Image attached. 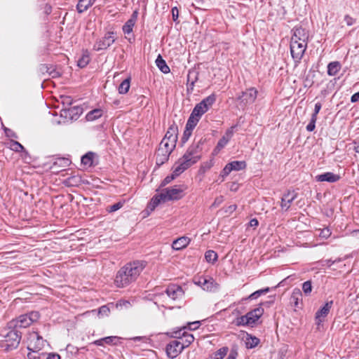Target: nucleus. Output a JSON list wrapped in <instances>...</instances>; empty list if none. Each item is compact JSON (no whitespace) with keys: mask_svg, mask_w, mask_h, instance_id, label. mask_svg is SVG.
Returning <instances> with one entry per match:
<instances>
[{"mask_svg":"<svg viewBox=\"0 0 359 359\" xmlns=\"http://www.w3.org/2000/svg\"><path fill=\"white\" fill-rule=\"evenodd\" d=\"M90 62V56L87 53L83 54V55L78 60V66L81 68L86 67Z\"/></svg>","mask_w":359,"mask_h":359,"instance_id":"nucleus-44","label":"nucleus"},{"mask_svg":"<svg viewBox=\"0 0 359 359\" xmlns=\"http://www.w3.org/2000/svg\"><path fill=\"white\" fill-rule=\"evenodd\" d=\"M120 339V337H116V336H110V337H106L102 339H100L97 340H95L93 344L97 346H103L104 344H116L117 341Z\"/></svg>","mask_w":359,"mask_h":359,"instance_id":"nucleus-26","label":"nucleus"},{"mask_svg":"<svg viewBox=\"0 0 359 359\" xmlns=\"http://www.w3.org/2000/svg\"><path fill=\"white\" fill-rule=\"evenodd\" d=\"M205 278H206L205 276H200L198 278H195L194 281L196 285L201 287L202 289L203 290V287H204V285L205 283Z\"/></svg>","mask_w":359,"mask_h":359,"instance_id":"nucleus-52","label":"nucleus"},{"mask_svg":"<svg viewBox=\"0 0 359 359\" xmlns=\"http://www.w3.org/2000/svg\"><path fill=\"white\" fill-rule=\"evenodd\" d=\"M184 196L183 189L178 188L177 186L165 188L162 189L159 194L154 196L149 204V208L152 211L161 203H165L169 201H177L181 199Z\"/></svg>","mask_w":359,"mask_h":359,"instance_id":"nucleus-2","label":"nucleus"},{"mask_svg":"<svg viewBox=\"0 0 359 359\" xmlns=\"http://www.w3.org/2000/svg\"><path fill=\"white\" fill-rule=\"evenodd\" d=\"M40 71L43 74L45 72L48 73L52 77H56L59 75L57 72H56L55 69H53L52 67H49L46 65H41L40 66Z\"/></svg>","mask_w":359,"mask_h":359,"instance_id":"nucleus-40","label":"nucleus"},{"mask_svg":"<svg viewBox=\"0 0 359 359\" xmlns=\"http://www.w3.org/2000/svg\"><path fill=\"white\" fill-rule=\"evenodd\" d=\"M260 342L259 338L252 336L250 334H248L245 341V345L248 348H253L256 347Z\"/></svg>","mask_w":359,"mask_h":359,"instance_id":"nucleus-34","label":"nucleus"},{"mask_svg":"<svg viewBox=\"0 0 359 359\" xmlns=\"http://www.w3.org/2000/svg\"><path fill=\"white\" fill-rule=\"evenodd\" d=\"M184 340L183 342H181L182 346H184V349L188 346H189L194 341V337L191 334H189L187 332L183 336Z\"/></svg>","mask_w":359,"mask_h":359,"instance_id":"nucleus-38","label":"nucleus"},{"mask_svg":"<svg viewBox=\"0 0 359 359\" xmlns=\"http://www.w3.org/2000/svg\"><path fill=\"white\" fill-rule=\"evenodd\" d=\"M187 329V327L186 326L177 329H173L172 331L167 332L166 334L170 338L182 339Z\"/></svg>","mask_w":359,"mask_h":359,"instance_id":"nucleus-29","label":"nucleus"},{"mask_svg":"<svg viewBox=\"0 0 359 359\" xmlns=\"http://www.w3.org/2000/svg\"><path fill=\"white\" fill-rule=\"evenodd\" d=\"M21 333L15 329L10 330L5 336L4 347L6 350L16 348L21 340Z\"/></svg>","mask_w":359,"mask_h":359,"instance_id":"nucleus-7","label":"nucleus"},{"mask_svg":"<svg viewBox=\"0 0 359 359\" xmlns=\"http://www.w3.org/2000/svg\"><path fill=\"white\" fill-rule=\"evenodd\" d=\"M233 323L236 326L252 325L248 319L247 314L245 316H242L236 318L233 320Z\"/></svg>","mask_w":359,"mask_h":359,"instance_id":"nucleus-35","label":"nucleus"},{"mask_svg":"<svg viewBox=\"0 0 359 359\" xmlns=\"http://www.w3.org/2000/svg\"><path fill=\"white\" fill-rule=\"evenodd\" d=\"M333 304V301L331 300L330 302H327L325 304V305L320 309L316 313V320L317 324H320L322 322L324 321L325 318L328 315L332 306Z\"/></svg>","mask_w":359,"mask_h":359,"instance_id":"nucleus-14","label":"nucleus"},{"mask_svg":"<svg viewBox=\"0 0 359 359\" xmlns=\"http://www.w3.org/2000/svg\"><path fill=\"white\" fill-rule=\"evenodd\" d=\"M344 21L348 26H351L355 22V20L349 15H346L344 16Z\"/></svg>","mask_w":359,"mask_h":359,"instance_id":"nucleus-57","label":"nucleus"},{"mask_svg":"<svg viewBox=\"0 0 359 359\" xmlns=\"http://www.w3.org/2000/svg\"><path fill=\"white\" fill-rule=\"evenodd\" d=\"M146 265V262L139 260L126 264L117 271L114 285L118 288L130 285L137 280Z\"/></svg>","mask_w":359,"mask_h":359,"instance_id":"nucleus-1","label":"nucleus"},{"mask_svg":"<svg viewBox=\"0 0 359 359\" xmlns=\"http://www.w3.org/2000/svg\"><path fill=\"white\" fill-rule=\"evenodd\" d=\"M302 290L305 295H310L312 291V284L311 280H307L303 283Z\"/></svg>","mask_w":359,"mask_h":359,"instance_id":"nucleus-45","label":"nucleus"},{"mask_svg":"<svg viewBox=\"0 0 359 359\" xmlns=\"http://www.w3.org/2000/svg\"><path fill=\"white\" fill-rule=\"evenodd\" d=\"M339 179V175L334 174L331 172H325L323 174L316 176V180L318 182H336Z\"/></svg>","mask_w":359,"mask_h":359,"instance_id":"nucleus-21","label":"nucleus"},{"mask_svg":"<svg viewBox=\"0 0 359 359\" xmlns=\"http://www.w3.org/2000/svg\"><path fill=\"white\" fill-rule=\"evenodd\" d=\"M302 292L300 289L294 288L290 298V304L295 309L302 308Z\"/></svg>","mask_w":359,"mask_h":359,"instance_id":"nucleus-17","label":"nucleus"},{"mask_svg":"<svg viewBox=\"0 0 359 359\" xmlns=\"http://www.w3.org/2000/svg\"><path fill=\"white\" fill-rule=\"evenodd\" d=\"M183 172L182 170L177 166L175 163L172 167V172L171 175H168L161 183V187H163L168 184L170 183L177 177L180 175Z\"/></svg>","mask_w":359,"mask_h":359,"instance_id":"nucleus-20","label":"nucleus"},{"mask_svg":"<svg viewBox=\"0 0 359 359\" xmlns=\"http://www.w3.org/2000/svg\"><path fill=\"white\" fill-rule=\"evenodd\" d=\"M6 146L8 148L15 152H20L25 151V147L18 142L10 140L7 143Z\"/></svg>","mask_w":359,"mask_h":359,"instance_id":"nucleus-31","label":"nucleus"},{"mask_svg":"<svg viewBox=\"0 0 359 359\" xmlns=\"http://www.w3.org/2000/svg\"><path fill=\"white\" fill-rule=\"evenodd\" d=\"M307 47V43L290 40V53L295 63H299Z\"/></svg>","mask_w":359,"mask_h":359,"instance_id":"nucleus-8","label":"nucleus"},{"mask_svg":"<svg viewBox=\"0 0 359 359\" xmlns=\"http://www.w3.org/2000/svg\"><path fill=\"white\" fill-rule=\"evenodd\" d=\"M258 224H259V222L256 218H253V219H250V221L249 222V226L251 227L255 228L258 226Z\"/></svg>","mask_w":359,"mask_h":359,"instance_id":"nucleus-63","label":"nucleus"},{"mask_svg":"<svg viewBox=\"0 0 359 359\" xmlns=\"http://www.w3.org/2000/svg\"><path fill=\"white\" fill-rule=\"evenodd\" d=\"M257 90L255 88H250L242 94L237 99V107L239 110H245L248 105L252 104L257 98Z\"/></svg>","mask_w":359,"mask_h":359,"instance_id":"nucleus-6","label":"nucleus"},{"mask_svg":"<svg viewBox=\"0 0 359 359\" xmlns=\"http://www.w3.org/2000/svg\"><path fill=\"white\" fill-rule=\"evenodd\" d=\"M200 325H201L200 321H195V322H192V323H189L187 327V329H189L190 330H196V329H198Z\"/></svg>","mask_w":359,"mask_h":359,"instance_id":"nucleus-55","label":"nucleus"},{"mask_svg":"<svg viewBox=\"0 0 359 359\" xmlns=\"http://www.w3.org/2000/svg\"><path fill=\"white\" fill-rule=\"evenodd\" d=\"M92 5H88V0H79L76 6L77 11L79 13H81L86 11Z\"/></svg>","mask_w":359,"mask_h":359,"instance_id":"nucleus-43","label":"nucleus"},{"mask_svg":"<svg viewBox=\"0 0 359 359\" xmlns=\"http://www.w3.org/2000/svg\"><path fill=\"white\" fill-rule=\"evenodd\" d=\"M61 99L63 105L66 104L67 106H69L72 104V100L70 97H61ZM72 109L76 110V112H83L84 110L82 107L79 106H74L72 108H67L66 106H64V107L60 109V112H69Z\"/></svg>","mask_w":359,"mask_h":359,"instance_id":"nucleus-24","label":"nucleus"},{"mask_svg":"<svg viewBox=\"0 0 359 359\" xmlns=\"http://www.w3.org/2000/svg\"><path fill=\"white\" fill-rule=\"evenodd\" d=\"M216 98L214 95L207 97L195 106L192 112H206L211 108Z\"/></svg>","mask_w":359,"mask_h":359,"instance_id":"nucleus-13","label":"nucleus"},{"mask_svg":"<svg viewBox=\"0 0 359 359\" xmlns=\"http://www.w3.org/2000/svg\"><path fill=\"white\" fill-rule=\"evenodd\" d=\"M229 348L226 346L222 347L216 352L214 353L212 359H223L224 357L227 354Z\"/></svg>","mask_w":359,"mask_h":359,"instance_id":"nucleus-41","label":"nucleus"},{"mask_svg":"<svg viewBox=\"0 0 359 359\" xmlns=\"http://www.w3.org/2000/svg\"><path fill=\"white\" fill-rule=\"evenodd\" d=\"M171 154L168 150L165 149L164 148L158 147L156 152V162L158 165H163L165 162H167L169 159V156Z\"/></svg>","mask_w":359,"mask_h":359,"instance_id":"nucleus-19","label":"nucleus"},{"mask_svg":"<svg viewBox=\"0 0 359 359\" xmlns=\"http://www.w3.org/2000/svg\"><path fill=\"white\" fill-rule=\"evenodd\" d=\"M93 158L94 154L93 152H88L81 157V163L90 167L93 165Z\"/></svg>","mask_w":359,"mask_h":359,"instance_id":"nucleus-36","label":"nucleus"},{"mask_svg":"<svg viewBox=\"0 0 359 359\" xmlns=\"http://www.w3.org/2000/svg\"><path fill=\"white\" fill-rule=\"evenodd\" d=\"M137 18V11H135L131 18L127 20L125 25L123 26V31L125 34H130L133 32V27L135 25Z\"/></svg>","mask_w":359,"mask_h":359,"instance_id":"nucleus-25","label":"nucleus"},{"mask_svg":"<svg viewBox=\"0 0 359 359\" xmlns=\"http://www.w3.org/2000/svg\"><path fill=\"white\" fill-rule=\"evenodd\" d=\"M353 144H354V151L359 154V137L353 140Z\"/></svg>","mask_w":359,"mask_h":359,"instance_id":"nucleus-62","label":"nucleus"},{"mask_svg":"<svg viewBox=\"0 0 359 359\" xmlns=\"http://www.w3.org/2000/svg\"><path fill=\"white\" fill-rule=\"evenodd\" d=\"M39 318V312L33 311L19 316L16 319L13 320L11 323L13 325L15 328H26L36 322Z\"/></svg>","mask_w":359,"mask_h":359,"instance_id":"nucleus-4","label":"nucleus"},{"mask_svg":"<svg viewBox=\"0 0 359 359\" xmlns=\"http://www.w3.org/2000/svg\"><path fill=\"white\" fill-rule=\"evenodd\" d=\"M178 135V126L172 121V123L170 125L165 136L163 138H166V140L169 137L177 138Z\"/></svg>","mask_w":359,"mask_h":359,"instance_id":"nucleus-30","label":"nucleus"},{"mask_svg":"<svg viewBox=\"0 0 359 359\" xmlns=\"http://www.w3.org/2000/svg\"><path fill=\"white\" fill-rule=\"evenodd\" d=\"M269 291V288L266 287L265 289L259 290L255 291V292L252 293L249 296V299H257L258 297H259L261 294H266Z\"/></svg>","mask_w":359,"mask_h":359,"instance_id":"nucleus-47","label":"nucleus"},{"mask_svg":"<svg viewBox=\"0 0 359 359\" xmlns=\"http://www.w3.org/2000/svg\"><path fill=\"white\" fill-rule=\"evenodd\" d=\"M115 41L114 33L113 32H107L104 37L96 41L93 49L100 51L106 50Z\"/></svg>","mask_w":359,"mask_h":359,"instance_id":"nucleus-11","label":"nucleus"},{"mask_svg":"<svg viewBox=\"0 0 359 359\" xmlns=\"http://www.w3.org/2000/svg\"><path fill=\"white\" fill-rule=\"evenodd\" d=\"M191 239L187 236H182L175 239L172 244V248L175 250L185 248L190 243Z\"/></svg>","mask_w":359,"mask_h":359,"instance_id":"nucleus-23","label":"nucleus"},{"mask_svg":"<svg viewBox=\"0 0 359 359\" xmlns=\"http://www.w3.org/2000/svg\"><path fill=\"white\" fill-rule=\"evenodd\" d=\"M130 88V79H126L123 80L118 86V92L121 94L126 93Z\"/></svg>","mask_w":359,"mask_h":359,"instance_id":"nucleus-42","label":"nucleus"},{"mask_svg":"<svg viewBox=\"0 0 359 359\" xmlns=\"http://www.w3.org/2000/svg\"><path fill=\"white\" fill-rule=\"evenodd\" d=\"M192 131H193L192 130L185 128V130L184 131V133H183V135L182 137V143L186 142L189 140V137L191 136V135L192 133Z\"/></svg>","mask_w":359,"mask_h":359,"instance_id":"nucleus-53","label":"nucleus"},{"mask_svg":"<svg viewBox=\"0 0 359 359\" xmlns=\"http://www.w3.org/2000/svg\"><path fill=\"white\" fill-rule=\"evenodd\" d=\"M60 165L62 167H66L69 165V160L68 158H60L54 162L53 165Z\"/></svg>","mask_w":359,"mask_h":359,"instance_id":"nucleus-50","label":"nucleus"},{"mask_svg":"<svg viewBox=\"0 0 359 359\" xmlns=\"http://www.w3.org/2000/svg\"><path fill=\"white\" fill-rule=\"evenodd\" d=\"M172 19L174 21H176L178 18L179 11L177 7H174L172 8Z\"/></svg>","mask_w":359,"mask_h":359,"instance_id":"nucleus-60","label":"nucleus"},{"mask_svg":"<svg viewBox=\"0 0 359 359\" xmlns=\"http://www.w3.org/2000/svg\"><path fill=\"white\" fill-rule=\"evenodd\" d=\"M293 32V34L291 37L292 41L307 43L309 34L305 29L302 27H296L294 29Z\"/></svg>","mask_w":359,"mask_h":359,"instance_id":"nucleus-18","label":"nucleus"},{"mask_svg":"<svg viewBox=\"0 0 359 359\" xmlns=\"http://www.w3.org/2000/svg\"><path fill=\"white\" fill-rule=\"evenodd\" d=\"M202 114H191L187 122L186 128L193 130L201 119Z\"/></svg>","mask_w":359,"mask_h":359,"instance_id":"nucleus-28","label":"nucleus"},{"mask_svg":"<svg viewBox=\"0 0 359 359\" xmlns=\"http://www.w3.org/2000/svg\"><path fill=\"white\" fill-rule=\"evenodd\" d=\"M184 350V346H182L181 342L177 340L170 341L166 345L165 352L168 358H175Z\"/></svg>","mask_w":359,"mask_h":359,"instance_id":"nucleus-12","label":"nucleus"},{"mask_svg":"<svg viewBox=\"0 0 359 359\" xmlns=\"http://www.w3.org/2000/svg\"><path fill=\"white\" fill-rule=\"evenodd\" d=\"M235 128L236 126H233L226 131L225 134L218 141L217 144L214 149L215 152H219L226 146L229 140L231 138L233 134V129Z\"/></svg>","mask_w":359,"mask_h":359,"instance_id":"nucleus-16","label":"nucleus"},{"mask_svg":"<svg viewBox=\"0 0 359 359\" xmlns=\"http://www.w3.org/2000/svg\"><path fill=\"white\" fill-rule=\"evenodd\" d=\"M341 69V65L339 62H332L327 66V74L330 76H335Z\"/></svg>","mask_w":359,"mask_h":359,"instance_id":"nucleus-32","label":"nucleus"},{"mask_svg":"<svg viewBox=\"0 0 359 359\" xmlns=\"http://www.w3.org/2000/svg\"><path fill=\"white\" fill-rule=\"evenodd\" d=\"M341 262V259H337L335 260H332V259H326L325 261H321L320 263L321 264L322 266H324L325 265H327V266H331L335 262Z\"/></svg>","mask_w":359,"mask_h":359,"instance_id":"nucleus-54","label":"nucleus"},{"mask_svg":"<svg viewBox=\"0 0 359 359\" xmlns=\"http://www.w3.org/2000/svg\"><path fill=\"white\" fill-rule=\"evenodd\" d=\"M102 114H98L97 115L95 114H86V119L88 121H92L95 119L99 118L101 116Z\"/></svg>","mask_w":359,"mask_h":359,"instance_id":"nucleus-56","label":"nucleus"},{"mask_svg":"<svg viewBox=\"0 0 359 359\" xmlns=\"http://www.w3.org/2000/svg\"><path fill=\"white\" fill-rule=\"evenodd\" d=\"M46 359H60V355L57 353H50L48 355Z\"/></svg>","mask_w":359,"mask_h":359,"instance_id":"nucleus-61","label":"nucleus"},{"mask_svg":"<svg viewBox=\"0 0 359 359\" xmlns=\"http://www.w3.org/2000/svg\"><path fill=\"white\" fill-rule=\"evenodd\" d=\"M184 294V292L181 286L178 285H169L165 290V293H159L156 294V298L158 301L165 302V299L169 297L172 300L180 299Z\"/></svg>","mask_w":359,"mask_h":359,"instance_id":"nucleus-5","label":"nucleus"},{"mask_svg":"<svg viewBox=\"0 0 359 359\" xmlns=\"http://www.w3.org/2000/svg\"><path fill=\"white\" fill-rule=\"evenodd\" d=\"M317 114H312L311 118L310 120L309 123L306 126V130L309 132L313 131L316 128V122L317 120Z\"/></svg>","mask_w":359,"mask_h":359,"instance_id":"nucleus-46","label":"nucleus"},{"mask_svg":"<svg viewBox=\"0 0 359 359\" xmlns=\"http://www.w3.org/2000/svg\"><path fill=\"white\" fill-rule=\"evenodd\" d=\"M66 350L68 353H71L72 355H77L79 351L78 347L72 344H68L66 347Z\"/></svg>","mask_w":359,"mask_h":359,"instance_id":"nucleus-51","label":"nucleus"},{"mask_svg":"<svg viewBox=\"0 0 359 359\" xmlns=\"http://www.w3.org/2000/svg\"><path fill=\"white\" fill-rule=\"evenodd\" d=\"M51 122L54 125H67L72 123L74 121L77 120L81 114H51Z\"/></svg>","mask_w":359,"mask_h":359,"instance_id":"nucleus-9","label":"nucleus"},{"mask_svg":"<svg viewBox=\"0 0 359 359\" xmlns=\"http://www.w3.org/2000/svg\"><path fill=\"white\" fill-rule=\"evenodd\" d=\"M238 356V352L235 349H231L229 355L226 359H236Z\"/></svg>","mask_w":359,"mask_h":359,"instance_id":"nucleus-59","label":"nucleus"},{"mask_svg":"<svg viewBox=\"0 0 359 359\" xmlns=\"http://www.w3.org/2000/svg\"><path fill=\"white\" fill-rule=\"evenodd\" d=\"M219 288V284L211 277H206L203 290L215 292Z\"/></svg>","mask_w":359,"mask_h":359,"instance_id":"nucleus-27","label":"nucleus"},{"mask_svg":"<svg viewBox=\"0 0 359 359\" xmlns=\"http://www.w3.org/2000/svg\"><path fill=\"white\" fill-rule=\"evenodd\" d=\"M201 158V149L199 144H191L180 158L175 164L179 166L183 172L196 163Z\"/></svg>","mask_w":359,"mask_h":359,"instance_id":"nucleus-3","label":"nucleus"},{"mask_svg":"<svg viewBox=\"0 0 359 359\" xmlns=\"http://www.w3.org/2000/svg\"><path fill=\"white\" fill-rule=\"evenodd\" d=\"M156 66L158 69L164 74H167L170 72V68L167 65L165 61L163 59L161 55H158L156 60Z\"/></svg>","mask_w":359,"mask_h":359,"instance_id":"nucleus-33","label":"nucleus"},{"mask_svg":"<svg viewBox=\"0 0 359 359\" xmlns=\"http://www.w3.org/2000/svg\"><path fill=\"white\" fill-rule=\"evenodd\" d=\"M80 182L81 178L79 176H71L65 180V184L69 187H76Z\"/></svg>","mask_w":359,"mask_h":359,"instance_id":"nucleus-39","label":"nucleus"},{"mask_svg":"<svg viewBox=\"0 0 359 359\" xmlns=\"http://www.w3.org/2000/svg\"><path fill=\"white\" fill-rule=\"evenodd\" d=\"M217 254L214 250H208L205 253V259L208 262L215 263L217 260Z\"/></svg>","mask_w":359,"mask_h":359,"instance_id":"nucleus-37","label":"nucleus"},{"mask_svg":"<svg viewBox=\"0 0 359 359\" xmlns=\"http://www.w3.org/2000/svg\"><path fill=\"white\" fill-rule=\"evenodd\" d=\"M124 202L119 201L118 203H114V205L109 207L108 211L109 212H115L123 206Z\"/></svg>","mask_w":359,"mask_h":359,"instance_id":"nucleus-48","label":"nucleus"},{"mask_svg":"<svg viewBox=\"0 0 359 359\" xmlns=\"http://www.w3.org/2000/svg\"><path fill=\"white\" fill-rule=\"evenodd\" d=\"M163 140H164L165 142H168V143H170V146L173 145V146H175L176 147V144H177V138H174V137H169L166 140V138H163Z\"/></svg>","mask_w":359,"mask_h":359,"instance_id":"nucleus-58","label":"nucleus"},{"mask_svg":"<svg viewBox=\"0 0 359 359\" xmlns=\"http://www.w3.org/2000/svg\"><path fill=\"white\" fill-rule=\"evenodd\" d=\"M264 313V309L260 305L257 308L249 311L247 313V316L248 317V319L251 323V325L255 324L263 315Z\"/></svg>","mask_w":359,"mask_h":359,"instance_id":"nucleus-22","label":"nucleus"},{"mask_svg":"<svg viewBox=\"0 0 359 359\" xmlns=\"http://www.w3.org/2000/svg\"><path fill=\"white\" fill-rule=\"evenodd\" d=\"M246 163L244 161H234L227 163L221 171L219 176L223 180L227 177L231 171H239L246 168Z\"/></svg>","mask_w":359,"mask_h":359,"instance_id":"nucleus-10","label":"nucleus"},{"mask_svg":"<svg viewBox=\"0 0 359 359\" xmlns=\"http://www.w3.org/2000/svg\"><path fill=\"white\" fill-rule=\"evenodd\" d=\"M297 193L294 191L287 190L286 193H285L281 198L280 206L282 209L285 211L288 210L290 208L291 203L293 201L297 198Z\"/></svg>","mask_w":359,"mask_h":359,"instance_id":"nucleus-15","label":"nucleus"},{"mask_svg":"<svg viewBox=\"0 0 359 359\" xmlns=\"http://www.w3.org/2000/svg\"><path fill=\"white\" fill-rule=\"evenodd\" d=\"M159 146L162 148H164L165 149H167L170 152H172V151L175 149V146H170V143H168V142H165L164 140H161Z\"/></svg>","mask_w":359,"mask_h":359,"instance_id":"nucleus-49","label":"nucleus"},{"mask_svg":"<svg viewBox=\"0 0 359 359\" xmlns=\"http://www.w3.org/2000/svg\"><path fill=\"white\" fill-rule=\"evenodd\" d=\"M330 235V230L328 229H325L321 231L320 236L323 237V238H327Z\"/></svg>","mask_w":359,"mask_h":359,"instance_id":"nucleus-64","label":"nucleus"}]
</instances>
